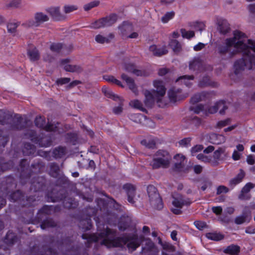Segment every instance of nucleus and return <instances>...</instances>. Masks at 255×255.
<instances>
[{
  "label": "nucleus",
  "mask_w": 255,
  "mask_h": 255,
  "mask_svg": "<svg viewBox=\"0 0 255 255\" xmlns=\"http://www.w3.org/2000/svg\"><path fill=\"white\" fill-rule=\"evenodd\" d=\"M220 54H228L230 57L238 53H242L243 59L236 62L235 72L239 74L245 70H251L255 64V42L249 39L243 32L235 31L233 36L225 39L222 44L218 47Z\"/></svg>",
  "instance_id": "f257e3e1"
},
{
  "label": "nucleus",
  "mask_w": 255,
  "mask_h": 255,
  "mask_svg": "<svg viewBox=\"0 0 255 255\" xmlns=\"http://www.w3.org/2000/svg\"><path fill=\"white\" fill-rule=\"evenodd\" d=\"M153 86L155 89L153 92H151L149 90L143 91L145 97L144 105L147 107H150L156 102L159 107H162L166 105L162 102L166 92L165 86L163 82L159 80L153 82Z\"/></svg>",
  "instance_id": "f03ea898"
},
{
  "label": "nucleus",
  "mask_w": 255,
  "mask_h": 255,
  "mask_svg": "<svg viewBox=\"0 0 255 255\" xmlns=\"http://www.w3.org/2000/svg\"><path fill=\"white\" fill-rule=\"evenodd\" d=\"M108 237L110 236L109 232H107ZM103 244L108 247H120L127 244L129 250L134 251L139 245V241L135 238H122L117 239L116 240H111L109 237L103 241Z\"/></svg>",
  "instance_id": "7ed1b4c3"
},
{
  "label": "nucleus",
  "mask_w": 255,
  "mask_h": 255,
  "mask_svg": "<svg viewBox=\"0 0 255 255\" xmlns=\"http://www.w3.org/2000/svg\"><path fill=\"white\" fill-rule=\"evenodd\" d=\"M228 153L225 147H220L214 151L211 156L205 155L202 153L197 155V158L205 163H209L213 166L217 165L220 162L226 159Z\"/></svg>",
  "instance_id": "20e7f679"
},
{
  "label": "nucleus",
  "mask_w": 255,
  "mask_h": 255,
  "mask_svg": "<svg viewBox=\"0 0 255 255\" xmlns=\"http://www.w3.org/2000/svg\"><path fill=\"white\" fill-rule=\"evenodd\" d=\"M171 159V156L167 151L159 150L154 155L150 165L153 168H166L168 167Z\"/></svg>",
  "instance_id": "39448f33"
},
{
  "label": "nucleus",
  "mask_w": 255,
  "mask_h": 255,
  "mask_svg": "<svg viewBox=\"0 0 255 255\" xmlns=\"http://www.w3.org/2000/svg\"><path fill=\"white\" fill-rule=\"evenodd\" d=\"M49 19V18L46 14L42 12H37L34 14V19L28 20L23 25L26 27H38L42 23L48 21Z\"/></svg>",
  "instance_id": "423d86ee"
},
{
  "label": "nucleus",
  "mask_w": 255,
  "mask_h": 255,
  "mask_svg": "<svg viewBox=\"0 0 255 255\" xmlns=\"http://www.w3.org/2000/svg\"><path fill=\"white\" fill-rule=\"evenodd\" d=\"M149 201L151 205L157 209L162 208V203L159 194L154 186L149 185L147 188Z\"/></svg>",
  "instance_id": "0eeeda50"
},
{
  "label": "nucleus",
  "mask_w": 255,
  "mask_h": 255,
  "mask_svg": "<svg viewBox=\"0 0 255 255\" xmlns=\"http://www.w3.org/2000/svg\"><path fill=\"white\" fill-rule=\"evenodd\" d=\"M191 202L188 200H183V197L179 194H174L173 196L172 204L174 208H172V212L178 214L180 212V209L184 205L190 204Z\"/></svg>",
  "instance_id": "6e6552de"
},
{
  "label": "nucleus",
  "mask_w": 255,
  "mask_h": 255,
  "mask_svg": "<svg viewBox=\"0 0 255 255\" xmlns=\"http://www.w3.org/2000/svg\"><path fill=\"white\" fill-rule=\"evenodd\" d=\"M117 19L116 15H112L109 17L99 19L92 24V27L94 28H100L103 27L112 25Z\"/></svg>",
  "instance_id": "1a4fd4ad"
},
{
  "label": "nucleus",
  "mask_w": 255,
  "mask_h": 255,
  "mask_svg": "<svg viewBox=\"0 0 255 255\" xmlns=\"http://www.w3.org/2000/svg\"><path fill=\"white\" fill-rule=\"evenodd\" d=\"M216 24L218 30L221 34H226L231 30L229 23L226 19L223 18L217 17Z\"/></svg>",
  "instance_id": "9d476101"
},
{
  "label": "nucleus",
  "mask_w": 255,
  "mask_h": 255,
  "mask_svg": "<svg viewBox=\"0 0 255 255\" xmlns=\"http://www.w3.org/2000/svg\"><path fill=\"white\" fill-rule=\"evenodd\" d=\"M46 11L55 20L60 21L66 18V16L61 12L60 7L53 6L46 8Z\"/></svg>",
  "instance_id": "9b49d317"
},
{
  "label": "nucleus",
  "mask_w": 255,
  "mask_h": 255,
  "mask_svg": "<svg viewBox=\"0 0 255 255\" xmlns=\"http://www.w3.org/2000/svg\"><path fill=\"white\" fill-rule=\"evenodd\" d=\"M175 160V169L179 171H184V165L186 161L184 155L181 154H177L174 156Z\"/></svg>",
  "instance_id": "f8f14e48"
},
{
  "label": "nucleus",
  "mask_w": 255,
  "mask_h": 255,
  "mask_svg": "<svg viewBox=\"0 0 255 255\" xmlns=\"http://www.w3.org/2000/svg\"><path fill=\"white\" fill-rule=\"evenodd\" d=\"M208 140L214 144H221L225 142L226 137L222 134L211 133L208 136Z\"/></svg>",
  "instance_id": "ddd939ff"
},
{
  "label": "nucleus",
  "mask_w": 255,
  "mask_h": 255,
  "mask_svg": "<svg viewBox=\"0 0 255 255\" xmlns=\"http://www.w3.org/2000/svg\"><path fill=\"white\" fill-rule=\"evenodd\" d=\"M226 109L227 106H226L225 103L223 101H220L211 106L208 109V113L209 114H214L218 110H219L220 113L222 114Z\"/></svg>",
  "instance_id": "4468645a"
},
{
  "label": "nucleus",
  "mask_w": 255,
  "mask_h": 255,
  "mask_svg": "<svg viewBox=\"0 0 255 255\" xmlns=\"http://www.w3.org/2000/svg\"><path fill=\"white\" fill-rule=\"evenodd\" d=\"M69 61L67 59L62 60L61 62L62 67L67 71L71 72H79L81 71V67L78 65H72L69 63Z\"/></svg>",
  "instance_id": "2eb2a0df"
},
{
  "label": "nucleus",
  "mask_w": 255,
  "mask_h": 255,
  "mask_svg": "<svg viewBox=\"0 0 255 255\" xmlns=\"http://www.w3.org/2000/svg\"><path fill=\"white\" fill-rule=\"evenodd\" d=\"M122 78L125 81L129 89L135 95H137L138 90L133 80L125 74L122 75Z\"/></svg>",
  "instance_id": "dca6fc26"
},
{
  "label": "nucleus",
  "mask_w": 255,
  "mask_h": 255,
  "mask_svg": "<svg viewBox=\"0 0 255 255\" xmlns=\"http://www.w3.org/2000/svg\"><path fill=\"white\" fill-rule=\"evenodd\" d=\"M149 50L152 53L156 56H161L167 52V49L166 46H159L155 45H151L149 47Z\"/></svg>",
  "instance_id": "f3484780"
},
{
  "label": "nucleus",
  "mask_w": 255,
  "mask_h": 255,
  "mask_svg": "<svg viewBox=\"0 0 255 255\" xmlns=\"http://www.w3.org/2000/svg\"><path fill=\"white\" fill-rule=\"evenodd\" d=\"M124 188L127 191L128 195V200L130 203L134 202V197L135 196V189L134 187L129 184L126 185Z\"/></svg>",
  "instance_id": "a211bd4d"
},
{
  "label": "nucleus",
  "mask_w": 255,
  "mask_h": 255,
  "mask_svg": "<svg viewBox=\"0 0 255 255\" xmlns=\"http://www.w3.org/2000/svg\"><path fill=\"white\" fill-rule=\"evenodd\" d=\"M168 95L170 100L172 102H175L181 99L178 90L175 91L174 89H171L169 90Z\"/></svg>",
  "instance_id": "6ab92c4d"
},
{
  "label": "nucleus",
  "mask_w": 255,
  "mask_h": 255,
  "mask_svg": "<svg viewBox=\"0 0 255 255\" xmlns=\"http://www.w3.org/2000/svg\"><path fill=\"white\" fill-rule=\"evenodd\" d=\"M175 15V12L173 11L166 12L161 17L160 20L162 23H167L169 21L173 19Z\"/></svg>",
  "instance_id": "aec40b11"
},
{
  "label": "nucleus",
  "mask_w": 255,
  "mask_h": 255,
  "mask_svg": "<svg viewBox=\"0 0 255 255\" xmlns=\"http://www.w3.org/2000/svg\"><path fill=\"white\" fill-rule=\"evenodd\" d=\"M254 187V185L250 183H247L242 189L241 194L239 196V198L241 199H246L249 198V196L246 195L250 191L251 189Z\"/></svg>",
  "instance_id": "412c9836"
},
{
  "label": "nucleus",
  "mask_w": 255,
  "mask_h": 255,
  "mask_svg": "<svg viewBox=\"0 0 255 255\" xmlns=\"http://www.w3.org/2000/svg\"><path fill=\"white\" fill-rule=\"evenodd\" d=\"M193 78L192 76H183L179 77L176 81V83H184L187 86H189L192 83Z\"/></svg>",
  "instance_id": "4be33fe9"
},
{
  "label": "nucleus",
  "mask_w": 255,
  "mask_h": 255,
  "mask_svg": "<svg viewBox=\"0 0 255 255\" xmlns=\"http://www.w3.org/2000/svg\"><path fill=\"white\" fill-rule=\"evenodd\" d=\"M251 219L249 214H244L236 218L235 222L237 224H242L244 223L249 222Z\"/></svg>",
  "instance_id": "5701e85b"
},
{
  "label": "nucleus",
  "mask_w": 255,
  "mask_h": 255,
  "mask_svg": "<svg viewBox=\"0 0 255 255\" xmlns=\"http://www.w3.org/2000/svg\"><path fill=\"white\" fill-rule=\"evenodd\" d=\"M78 9V6L75 4H66L63 8V11L66 14L73 12Z\"/></svg>",
  "instance_id": "b1692460"
},
{
  "label": "nucleus",
  "mask_w": 255,
  "mask_h": 255,
  "mask_svg": "<svg viewBox=\"0 0 255 255\" xmlns=\"http://www.w3.org/2000/svg\"><path fill=\"white\" fill-rule=\"evenodd\" d=\"M245 175V174L244 171H243L242 170H240V172L238 174V175L235 178H234L232 180H231L230 184L231 185L234 186V185L239 183L240 182H241L242 179L244 178Z\"/></svg>",
  "instance_id": "393cba45"
},
{
  "label": "nucleus",
  "mask_w": 255,
  "mask_h": 255,
  "mask_svg": "<svg viewBox=\"0 0 255 255\" xmlns=\"http://www.w3.org/2000/svg\"><path fill=\"white\" fill-rule=\"evenodd\" d=\"M245 175V174L244 171H243L242 170H240V172L238 174V175L235 178H234L232 180H231L230 184L231 185L234 186V185L239 183L240 182H241L242 179L244 178Z\"/></svg>",
  "instance_id": "a878e982"
},
{
  "label": "nucleus",
  "mask_w": 255,
  "mask_h": 255,
  "mask_svg": "<svg viewBox=\"0 0 255 255\" xmlns=\"http://www.w3.org/2000/svg\"><path fill=\"white\" fill-rule=\"evenodd\" d=\"M28 55L32 61L37 60L39 57L38 51L35 48L29 49L28 51Z\"/></svg>",
  "instance_id": "bb28decb"
},
{
  "label": "nucleus",
  "mask_w": 255,
  "mask_h": 255,
  "mask_svg": "<svg viewBox=\"0 0 255 255\" xmlns=\"http://www.w3.org/2000/svg\"><path fill=\"white\" fill-rule=\"evenodd\" d=\"M129 105L134 108L144 111L145 109L143 104L138 100H133L129 103Z\"/></svg>",
  "instance_id": "cd10ccee"
},
{
  "label": "nucleus",
  "mask_w": 255,
  "mask_h": 255,
  "mask_svg": "<svg viewBox=\"0 0 255 255\" xmlns=\"http://www.w3.org/2000/svg\"><path fill=\"white\" fill-rule=\"evenodd\" d=\"M100 3V1L98 0H93L85 4L83 6V8L85 11H89L94 7L98 6Z\"/></svg>",
  "instance_id": "c85d7f7f"
},
{
  "label": "nucleus",
  "mask_w": 255,
  "mask_h": 255,
  "mask_svg": "<svg viewBox=\"0 0 255 255\" xmlns=\"http://www.w3.org/2000/svg\"><path fill=\"white\" fill-rule=\"evenodd\" d=\"M126 70L129 72H131L133 73L134 75L137 76H142L145 75V72L141 70L136 69L132 65L130 66L129 67H127Z\"/></svg>",
  "instance_id": "c756f323"
},
{
  "label": "nucleus",
  "mask_w": 255,
  "mask_h": 255,
  "mask_svg": "<svg viewBox=\"0 0 255 255\" xmlns=\"http://www.w3.org/2000/svg\"><path fill=\"white\" fill-rule=\"evenodd\" d=\"M248 3L247 8L249 13L251 15H253L255 12V4L254 1L255 0H245Z\"/></svg>",
  "instance_id": "7c9ffc66"
},
{
  "label": "nucleus",
  "mask_w": 255,
  "mask_h": 255,
  "mask_svg": "<svg viewBox=\"0 0 255 255\" xmlns=\"http://www.w3.org/2000/svg\"><path fill=\"white\" fill-rule=\"evenodd\" d=\"M206 237L209 239L214 241H220L223 238V236L218 233H208Z\"/></svg>",
  "instance_id": "2f4dec72"
},
{
  "label": "nucleus",
  "mask_w": 255,
  "mask_h": 255,
  "mask_svg": "<svg viewBox=\"0 0 255 255\" xmlns=\"http://www.w3.org/2000/svg\"><path fill=\"white\" fill-rule=\"evenodd\" d=\"M169 45L174 52H178L181 48V44L176 40H171Z\"/></svg>",
  "instance_id": "473e14b6"
},
{
  "label": "nucleus",
  "mask_w": 255,
  "mask_h": 255,
  "mask_svg": "<svg viewBox=\"0 0 255 255\" xmlns=\"http://www.w3.org/2000/svg\"><path fill=\"white\" fill-rule=\"evenodd\" d=\"M18 25V22L15 21H12L8 22V23L7 25L8 31L10 33L14 32Z\"/></svg>",
  "instance_id": "72a5a7b5"
},
{
  "label": "nucleus",
  "mask_w": 255,
  "mask_h": 255,
  "mask_svg": "<svg viewBox=\"0 0 255 255\" xmlns=\"http://www.w3.org/2000/svg\"><path fill=\"white\" fill-rule=\"evenodd\" d=\"M62 48V45L61 44L59 43H54L51 44L50 45V52L52 53H58Z\"/></svg>",
  "instance_id": "f704fd0d"
},
{
  "label": "nucleus",
  "mask_w": 255,
  "mask_h": 255,
  "mask_svg": "<svg viewBox=\"0 0 255 255\" xmlns=\"http://www.w3.org/2000/svg\"><path fill=\"white\" fill-rule=\"evenodd\" d=\"M231 120L230 119H227L221 120L218 122L216 124V127L219 128H221L230 124Z\"/></svg>",
  "instance_id": "c9c22d12"
},
{
  "label": "nucleus",
  "mask_w": 255,
  "mask_h": 255,
  "mask_svg": "<svg viewBox=\"0 0 255 255\" xmlns=\"http://www.w3.org/2000/svg\"><path fill=\"white\" fill-rule=\"evenodd\" d=\"M141 143L149 148H152L155 144V140L154 139L146 138L141 141Z\"/></svg>",
  "instance_id": "e433bc0d"
},
{
  "label": "nucleus",
  "mask_w": 255,
  "mask_h": 255,
  "mask_svg": "<svg viewBox=\"0 0 255 255\" xmlns=\"http://www.w3.org/2000/svg\"><path fill=\"white\" fill-rule=\"evenodd\" d=\"M104 79L106 81L111 82L113 84H116L119 86L123 87L121 82L116 79L114 77L112 76H106L104 77Z\"/></svg>",
  "instance_id": "4c0bfd02"
},
{
  "label": "nucleus",
  "mask_w": 255,
  "mask_h": 255,
  "mask_svg": "<svg viewBox=\"0 0 255 255\" xmlns=\"http://www.w3.org/2000/svg\"><path fill=\"white\" fill-rule=\"evenodd\" d=\"M22 0H11L7 4L9 7L18 8L21 6Z\"/></svg>",
  "instance_id": "58836bf2"
},
{
  "label": "nucleus",
  "mask_w": 255,
  "mask_h": 255,
  "mask_svg": "<svg viewBox=\"0 0 255 255\" xmlns=\"http://www.w3.org/2000/svg\"><path fill=\"white\" fill-rule=\"evenodd\" d=\"M205 97V94L203 93L196 94L191 98V102L193 103L198 102L204 99Z\"/></svg>",
  "instance_id": "ea45409f"
},
{
  "label": "nucleus",
  "mask_w": 255,
  "mask_h": 255,
  "mask_svg": "<svg viewBox=\"0 0 255 255\" xmlns=\"http://www.w3.org/2000/svg\"><path fill=\"white\" fill-rule=\"evenodd\" d=\"M227 252L232 254L236 255L239 252V248L237 246H230L227 249Z\"/></svg>",
  "instance_id": "a19ab883"
},
{
  "label": "nucleus",
  "mask_w": 255,
  "mask_h": 255,
  "mask_svg": "<svg viewBox=\"0 0 255 255\" xmlns=\"http://www.w3.org/2000/svg\"><path fill=\"white\" fill-rule=\"evenodd\" d=\"M181 32L182 36L184 38H190L194 36V32L193 31H187L185 29H181Z\"/></svg>",
  "instance_id": "79ce46f5"
},
{
  "label": "nucleus",
  "mask_w": 255,
  "mask_h": 255,
  "mask_svg": "<svg viewBox=\"0 0 255 255\" xmlns=\"http://www.w3.org/2000/svg\"><path fill=\"white\" fill-rule=\"evenodd\" d=\"M203 149V147L201 145H196L195 146L193 147L191 149V153L192 156L196 155L197 153L198 152H200Z\"/></svg>",
  "instance_id": "37998d69"
},
{
  "label": "nucleus",
  "mask_w": 255,
  "mask_h": 255,
  "mask_svg": "<svg viewBox=\"0 0 255 255\" xmlns=\"http://www.w3.org/2000/svg\"><path fill=\"white\" fill-rule=\"evenodd\" d=\"M130 119L136 123H141L142 120L145 119V117L140 114H135L131 115Z\"/></svg>",
  "instance_id": "c03bdc74"
},
{
  "label": "nucleus",
  "mask_w": 255,
  "mask_h": 255,
  "mask_svg": "<svg viewBox=\"0 0 255 255\" xmlns=\"http://www.w3.org/2000/svg\"><path fill=\"white\" fill-rule=\"evenodd\" d=\"M194 28L197 30L202 31L205 27V24L203 21H196L193 25Z\"/></svg>",
  "instance_id": "a18cd8bd"
},
{
  "label": "nucleus",
  "mask_w": 255,
  "mask_h": 255,
  "mask_svg": "<svg viewBox=\"0 0 255 255\" xmlns=\"http://www.w3.org/2000/svg\"><path fill=\"white\" fill-rule=\"evenodd\" d=\"M95 39L97 42L101 43L108 42L109 40V38L105 37L100 34L97 35L96 36Z\"/></svg>",
  "instance_id": "49530a36"
},
{
  "label": "nucleus",
  "mask_w": 255,
  "mask_h": 255,
  "mask_svg": "<svg viewBox=\"0 0 255 255\" xmlns=\"http://www.w3.org/2000/svg\"><path fill=\"white\" fill-rule=\"evenodd\" d=\"M242 154V153L235 150L232 154V158L234 160H239L241 158Z\"/></svg>",
  "instance_id": "de8ad7c7"
},
{
  "label": "nucleus",
  "mask_w": 255,
  "mask_h": 255,
  "mask_svg": "<svg viewBox=\"0 0 255 255\" xmlns=\"http://www.w3.org/2000/svg\"><path fill=\"white\" fill-rule=\"evenodd\" d=\"M194 225L199 230H202L206 226V224L205 222L199 221H195L194 222Z\"/></svg>",
  "instance_id": "09e8293b"
},
{
  "label": "nucleus",
  "mask_w": 255,
  "mask_h": 255,
  "mask_svg": "<svg viewBox=\"0 0 255 255\" xmlns=\"http://www.w3.org/2000/svg\"><path fill=\"white\" fill-rule=\"evenodd\" d=\"M229 191L227 187L224 186H220L217 188V193L218 194L226 193Z\"/></svg>",
  "instance_id": "8fccbe9b"
},
{
  "label": "nucleus",
  "mask_w": 255,
  "mask_h": 255,
  "mask_svg": "<svg viewBox=\"0 0 255 255\" xmlns=\"http://www.w3.org/2000/svg\"><path fill=\"white\" fill-rule=\"evenodd\" d=\"M190 143V139L189 138H185L179 141V144L182 146H186Z\"/></svg>",
  "instance_id": "3c124183"
},
{
  "label": "nucleus",
  "mask_w": 255,
  "mask_h": 255,
  "mask_svg": "<svg viewBox=\"0 0 255 255\" xmlns=\"http://www.w3.org/2000/svg\"><path fill=\"white\" fill-rule=\"evenodd\" d=\"M102 91L107 97H110L112 95L111 91L106 87H103L102 88Z\"/></svg>",
  "instance_id": "603ef678"
},
{
  "label": "nucleus",
  "mask_w": 255,
  "mask_h": 255,
  "mask_svg": "<svg viewBox=\"0 0 255 255\" xmlns=\"http://www.w3.org/2000/svg\"><path fill=\"white\" fill-rule=\"evenodd\" d=\"M70 79L69 78H63L58 79L57 81V83L58 84L62 85V84H64L69 83L70 82Z\"/></svg>",
  "instance_id": "864d4df0"
},
{
  "label": "nucleus",
  "mask_w": 255,
  "mask_h": 255,
  "mask_svg": "<svg viewBox=\"0 0 255 255\" xmlns=\"http://www.w3.org/2000/svg\"><path fill=\"white\" fill-rule=\"evenodd\" d=\"M255 159L253 155H248L247 157V162L250 165H253L255 163Z\"/></svg>",
  "instance_id": "5fc2aeb1"
},
{
  "label": "nucleus",
  "mask_w": 255,
  "mask_h": 255,
  "mask_svg": "<svg viewBox=\"0 0 255 255\" xmlns=\"http://www.w3.org/2000/svg\"><path fill=\"white\" fill-rule=\"evenodd\" d=\"M50 53H47L45 54L43 57V59L44 61L46 62H50L54 59L53 56H51Z\"/></svg>",
  "instance_id": "6e6d98bb"
},
{
  "label": "nucleus",
  "mask_w": 255,
  "mask_h": 255,
  "mask_svg": "<svg viewBox=\"0 0 255 255\" xmlns=\"http://www.w3.org/2000/svg\"><path fill=\"white\" fill-rule=\"evenodd\" d=\"M212 210L216 214L219 215L222 213V209L220 206L214 207L212 208Z\"/></svg>",
  "instance_id": "4d7b16f0"
},
{
  "label": "nucleus",
  "mask_w": 255,
  "mask_h": 255,
  "mask_svg": "<svg viewBox=\"0 0 255 255\" xmlns=\"http://www.w3.org/2000/svg\"><path fill=\"white\" fill-rule=\"evenodd\" d=\"M214 150V147L212 145L208 146L204 150V153L208 154L211 153Z\"/></svg>",
  "instance_id": "13d9d810"
},
{
  "label": "nucleus",
  "mask_w": 255,
  "mask_h": 255,
  "mask_svg": "<svg viewBox=\"0 0 255 255\" xmlns=\"http://www.w3.org/2000/svg\"><path fill=\"white\" fill-rule=\"evenodd\" d=\"M237 126H238L237 124H234V125H232L230 127H228L226 128H225L224 129V131L225 132L231 131L234 130L236 128H237Z\"/></svg>",
  "instance_id": "bf43d9fd"
},
{
  "label": "nucleus",
  "mask_w": 255,
  "mask_h": 255,
  "mask_svg": "<svg viewBox=\"0 0 255 255\" xmlns=\"http://www.w3.org/2000/svg\"><path fill=\"white\" fill-rule=\"evenodd\" d=\"M204 109V107L201 105H197L195 108H194V111L196 113H199Z\"/></svg>",
  "instance_id": "052dcab7"
},
{
  "label": "nucleus",
  "mask_w": 255,
  "mask_h": 255,
  "mask_svg": "<svg viewBox=\"0 0 255 255\" xmlns=\"http://www.w3.org/2000/svg\"><path fill=\"white\" fill-rule=\"evenodd\" d=\"M204 46V44L202 43H199L194 47V49L196 51H198L203 48Z\"/></svg>",
  "instance_id": "680f3d73"
},
{
  "label": "nucleus",
  "mask_w": 255,
  "mask_h": 255,
  "mask_svg": "<svg viewBox=\"0 0 255 255\" xmlns=\"http://www.w3.org/2000/svg\"><path fill=\"white\" fill-rule=\"evenodd\" d=\"M244 150V147L243 144H239L236 145V149L235 150H237L239 152L242 153Z\"/></svg>",
  "instance_id": "e2e57ef3"
},
{
  "label": "nucleus",
  "mask_w": 255,
  "mask_h": 255,
  "mask_svg": "<svg viewBox=\"0 0 255 255\" xmlns=\"http://www.w3.org/2000/svg\"><path fill=\"white\" fill-rule=\"evenodd\" d=\"M202 167L200 165H195L194 166V170L195 173H199L201 172Z\"/></svg>",
  "instance_id": "0e129e2a"
},
{
  "label": "nucleus",
  "mask_w": 255,
  "mask_h": 255,
  "mask_svg": "<svg viewBox=\"0 0 255 255\" xmlns=\"http://www.w3.org/2000/svg\"><path fill=\"white\" fill-rule=\"evenodd\" d=\"M130 26L127 23H124L121 27L122 30H127L130 29Z\"/></svg>",
  "instance_id": "69168bd1"
},
{
  "label": "nucleus",
  "mask_w": 255,
  "mask_h": 255,
  "mask_svg": "<svg viewBox=\"0 0 255 255\" xmlns=\"http://www.w3.org/2000/svg\"><path fill=\"white\" fill-rule=\"evenodd\" d=\"M122 108L121 106L116 107L114 109V112L116 114H120L122 112Z\"/></svg>",
  "instance_id": "338daca9"
},
{
  "label": "nucleus",
  "mask_w": 255,
  "mask_h": 255,
  "mask_svg": "<svg viewBox=\"0 0 255 255\" xmlns=\"http://www.w3.org/2000/svg\"><path fill=\"white\" fill-rule=\"evenodd\" d=\"M138 34L136 32H132L131 34L127 35V37L130 38H136L137 37Z\"/></svg>",
  "instance_id": "774afa93"
}]
</instances>
